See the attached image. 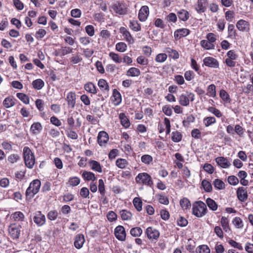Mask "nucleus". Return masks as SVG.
Here are the masks:
<instances>
[{
	"label": "nucleus",
	"mask_w": 253,
	"mask_h": 253,
	"mask_svg": "<svg viewBox=\"0 0 253 253\" xmlns=\"http://www.w3.org/2000/svg\"><path fill=\"white\" fill-rule=\"evenodd\" d=\"M207 211L206 205L202 201L195 202L193 204L192 212L198 217L204 216Z\"/></svg>",
	"instance_id": "1"
},
{
	"label": "nucleus",
	"mask_w": 253,
	"mask_h": 253,
	"mask_svg": "<svg viewBox=\"0 0 253 253\" xmlns=\"http://www.w3.org/2000/svg\"><path fill=\"white\" fill-rule=\"evenodd\" d=\"M23 155L26 167L29 169L33 168L35 163V159L34 154L28 147L24 148Z\"/></svg>",
	"instance_id": "2"
},
{
	"label": "nucleus",
	"mask_w": 253,
	"mask_h": 253,
	"mask_svg": "<svg viewBox=\"0 0 253 253\" xmlns=\"http://www.w3.org/2000/svg\"><path fill=\"white\" fill-rule=\"evenodd\" d=\"M41 185V181L38 179L33 180L30 184L29 186L26 191L27 197H33L37 194L40 190Z\"/></svg>",
	"instance_id": "3"
},
{
	"label": "nucleus",
	"mask_w": 253,
	"mask_h": 253,
	"mask_svg": "<svg viewBox=\"0 0 253 253\" xmlns=\"http://www.w3.org/2000/svg\"><path fill=\"white\" fill-rule=\"evenodd\" d=\"M135 181L138 184H144L150 187L153 184L151 176L146 172L139 173L135 177Z\"/></svg>",
	"instance_id": "4"
},
{
	"label": "nucleus",
	"mask_w": 253,
	"mask_h": 253,
	"mask_svg": "<svg viewBox=\"0 0 253 253\" xmlns=\"http://www.w3.org/2000/svg\"><path fill=\"white\" fill-rule=\"evenodd\" d=\"M115 12L120 15H125L127 12L128 7L126 4L122 1H117L112 6Z\"/></svg>",
	"instance_id": "5"
},
{
	"label": "nucleus",
	"mask_w": 253,
	"mask_h": 253,
	"mask_svg": "<svg viewBox=\"0 0 253 253\" xmlns=\"http://www.w3.org/2000/svg\"><path fill=\"white\" fill-rule=\"evenodd\" d=\"M115 235L117 239L124 241L126 240V233L125 228L122 225L116 227L114 231Z\"/></svg>",
	"instance_id": "6"
},
{
	"label": "nucleus",
	"mask_w": 253,
	"mask_h": 253,
	"mask_svg": "<svg viewBox=\"0 0 253 253\" xmlns=\"http://www.w3.org/2000/svg\"><path fill=\"white\" fill-rule=\"evenodd\" d=\"M20 226H17L16 224H11L9 227V233L11 238L13 239H18L20 234Z\"/></svg>",
	"instance_id": "7"
},
{
	"label": "nucleus",
	"mask_w": 253,
	"mask_h": 253,
	"mask_svg": "<svg viewBox=\"0 0 253 253\" xmlns=\"http://www.w3.org/2000/svg\"><path fill=\"white\" fill-rule=\"evenodd\" d=\"M145 233L148 239L150 240H157L160 236L159 231L152 227H149L146 229Z\"/></svg>",
	"instance_id": "8"
},
{
	"label": "nucleus",
	"mask_w": 253,
	"mask_h": 253,
	"mask_svg": "<svg viewBox=\"0 0 253 253\" xmlns=\"http://www.w3.org/2000/svg\"><path fill=\"white\" fill-rule=\"evenodd\" d=\"M149 14V9L148 6H142L139 10L138 17L141 22H144L147 19Z\"/></svg>",
	"instance_id": "9"
},
{
	"label": "nucleus",
	"mask_w": 253,
	"mask_h": 253,
	"mask_svg": "<svg viewBox=\"0 0 253 253\" xmlns=\"http://www.w3.org/2000/svg\"><path fill=\"white\" fill-rule=\"evenodd\" d=\"M109 140V135L108 133L104 131H100L97 136V142L100 146H103L106 145Z\"/></svg>",
	"instance_id": "10"
},
{
	"label": "nucleus",
	"mask_w": 253,
	"mask_h": 253,
	"mask_svg": "<svg viewBox=\"0 0 253 253\" xmlns=\"http://www.w3.org/2000/svg\"><path fill=\"white\" fill-rule=\"evenodd\" d=\"M33 220L38 226H41L45 222V216L41 211H38L35 213Z\"/></svg>",
	"instance_id": "11"
},
{
	"label": "nucleus",
	"mask_w": 253,
	"mask_h": 253,
	"mask_svg": "<svg viewBox=\"0 0 253 253\" xmlns=\"http://www.w3.org/2000/svg\"><path fill=\"white\" fill-rule=\"evenodd\" d=\"M208 0H198L195 9L198 13L204 12L207 8Z\"/></svg>",
	"instance_id": "12"
},
{
	"label": "nucleus",
	"mask_w": 253,
	"mask_h": 253,
	"mask_svg": "<svg viewBox=\"0 0 253 253\" xmlns=\"http://www.w3.org/2000/svg\"><path fill=\"white\" fill-rule=\"evenodd\" d=\"M204 64L206 66L217 68L219 67L218 62L215 58L211 57H207L204 58Z\"/></svg>",
	"instance_id": "13"
},
{
	"label": "nucleus",
	"mask_w": 253,
	"mask_h": 253,
	"mask_svg": "<svg viewBox=\"0 0 253 253\" xmlns=\"http://www.w3.org/2000/svg\"><path fill=\"white\" fill-rule=\"evenodd\" d=\"M215 162L217 164L222 168L227 169L231 165L230 161L223 157H218L215 159Z\"/></svg>",
	"instance_id": "14"
},
{
	"label": "nucleus",
	"mask_w": 253,
	"mask_h": 253,
	"mask_svg": "<svg viewBox=\"0 0 253 253\" xmlns=\"http://www.w3.org/2000/svg\"><path fill=\"white\" fill-rule=\"evenodd\" d=\"M120 33L123 35L125 40L129 43L132 44L134 40L131 35L130 32L125 27H121L120 29Z\"/></svg>",
	"instance_id": "15"
},
{
	"label": "nucleus",
	"mask_w": 253,
	"mask_h": 253,
	"mask_svg": "<svg viewBox=\"0 0 253 253\" xmlns=\"http://www.w3.org/2000/svg\"><path fill=\"white\" fill-rule=\"evenodd\" d=\"M250 24L248 21L241 19L236 23L237 28L242 32H248L250 30Z\"/></svg>",
	"instance_id": "16"
},
{
	"label": "nucleus",
	"mask_w": 253,
	"mask_h": 253,
	"mask_svg": "<svg viewBox=\"0 0 253 253\" xmlns=\"http://www.w3.org/2000/svg\"><path fill=\"white\" fill-rule=\"evenodd\" d=\"M237 195L239 201L245 202L248 198V193L246 188L243 187H239L237 190Z\"/></svg>",
	"instance_id": "17"
},
{
	"label": "nucleus",
	"mask_w": 253,
	"mask_h": 253,
	"mask_svg": "<svg viewBox=\"0 0 253 253\" xmlns=\"http://www.w3.org/2000/svg\"><path fill=\"white\" fill-rule=\"evenodd\" d=\"M76 93L73 91H70L68 93L66 97V100L69 106L72 108H74L76 104Z\"/></svg>",
	"instance_id": "18"
},
{
	"label": "nucleus",
	"mask_w": 253,
	"mask_h": 253,
	"mask_svg": "<svg viewBox=\"0 0 253 253\" xmlns=\"http://www.w3.org/2000/svg\"><path fill=\"white\" fill-rule=\"evenodd\" d=\"M190 30L186 28H182L176 30L174 33V38L176 39H179L182 37H185L189 34Z\"/></svg>",
	"instance_id": "19"
},
{
	"label": "nucleus",
	"mask_w": 253,
	"mask_h": 253,
	"mask_svg": "<svg viewBox=\"0 0 253 253\" xmlns=\"http://www.w3.org/2000/svg\"><path fill=\"white\" fill-rule=\"evenodd\" d=\"M112 98V101L115 106H118L121 103L122 96L117 89H113Z\"/></svg>",
	"instance_id": "20"
},
{
	"label": "nucleus",
	"mask_w": 253,
	"mask_h": 253,
	"mask_svg": "<svg viewBox=\"0 0 253 253\" xmlns=\"http://www.w3.org/2000/svg\"><path fill=\"white\" fill-rule=\"evenodd\" d=\"M42 129L41 124L39 122H36L33 124L30 127V132L34 135L39 134Z\"/></svg>",
	"instance_id": "21"
},
{
	"label": "nucleus",
	"mask_w": 253,
	"mask_h": 253,
	"mask_svg": "<svg viewBox=\"0 0 253 253\" xmlns=\"http://www.w3.org/2000/svg\"><path fill=\"white\" fill-rule=\"evenodd\" d=\"M85 241L84 236L83 234L77 235L75 239L74 246L77 249H81Z\"/></svg>",
	"instance_id": "22"
},
{
	"label": "nucleus",
	"mask_w": 253,
	"mask_h": 253,
	"mask_svg": "<svg viewBox=\"0 0 253 253\" xmlns=\"http://www.w3.org/2000/svg\"><path fill=\"white\" fill-rule=\"evenodd\" d=\"M88 164L92 170L101 173L102 171V167L100 163L94 160H90Z\"/></svg>",
	"instance_id": "23"
},
{
	"label": "nucleus",
	"mask_w": 253,
	"mask_h": 253,
	"mask_svg": "<svg viewBox=\"0 0 253 253\" xmlns=\"http://www.w3.org/2000/svg\"><path fill=\"white\" fill-rule=\"evenodd\" d=\"M119 119L121 120L122 125L125 128H128L130 126V122L128 118L124 113H121L119 115Z\"/></svg>",
	"instance_id": "24"
},
{
	"label": "nucleus",
	"mask_w": 253,
	"mask_h": 253,
	"mask_svg": "<svg viewBox=\"0 0 253 253\" xmlns=\"http://www.w3.org/2000/svg\"><path fill=\"white\" fill-rule=\"evenodd\" d=\"M187 93H182L178 97L179 103L183 106H187L189 104Z\"/></svg>",
	"instance_id": "25"
},
{
	"label": "nucleus",
	"mask_w": 253,
	"mask_h": 253,
	"mask_svg": "<svg viewBox=\"0 0 253 253\" xmlns=\"http://www.w3.org/2000/svg\"><path fill=\"white\" fill-rule=\"evenodd\" d=\"M141 74L140 70L135 67L129 68L126 72V75L129 77H138Z\"/></svg>",
	"instance_id": "26"
},
{
	"label": "nucleus",
	"mask_w": 253,
	"mask_h": 253,
	"mask_svg": "<svg viewBox=\"0 0 253 253\" xmlns=\"http://www.w3.org/2000/svg\"><path fill=\"white\" fill-rule=\"evenodd\" d=\"M84 88L87 92L90 93L95 94L97 93L96 86L92 83L89 82L85 84Z\"/></svg>",
	"instance_id": "27"
},
{
	"label": "nucleus",
	"mask_w": 253,
	"mask_h": 253,
	"mask_svg": "<svg viewBox=\"0 0 253 253\" xmlns=\"http://www.w3.org/2000/svg\"><path fill=\"white\" fill-rule=\"evenodd\" d=\"M165 51L168 54L169 57L174 59H177L179 57V53L176 50L169 47L166 48Z\"/></svg>",
	"instance_id": "28"
},
{
	"label": "nucleus",
	"mask_w": 253,
	"mask_h": 253,
	"mask_svg": "<svg viewBox=\"0 0 253 253\" xmlns=\"http://www.w3.org/2000/svg\"><path fill=\"white\" fill-rule=\"evenodd\" d=\"M177 15L178 18L183 21H187L189 17V12L185 9H181L178 11Z\"/></svg>",
	"instance_id": "29"
},
{
	"label": "nucleus",
	"mask_w": 253,
	"mask_h": 253,
	"mask_svg": "<svg viewBox=\"0 0 253 253\" xmlns=\"http://www.w3.org/2000/svg\"><path fill=\"white\" fill-rule=\"evenodd\" d=\"M120 214L122 220H129L131 219L132 213L128 211L123 210L120 211Z\"/></svg>",
	"instance_id": "30"
},
{
	"label": "nucleus",
	"mask_w": 253,
	"mask_h": 253,
	"mask_svg": "<svg viewBox=\"0 0 253 253\" xmlns=\"http://www.w3.org/2000/svg\"><path fill=\"white\" fill-rule=\"evenodd\" d=\"M82 177L84 178L85 180L86 181H94L96 179L93 173L90 171H84L83 172L82 174Z\"/></svg>",
	"instance_id": "31"
},
{
	"label": "nucleus",
	"mask_w": 253,
	"mask_h": 253,
	"mask_svg": "<svg viewBox=\"0 0 253 253\" xmlns=\"http://www.w3.org/2000/svg\"><path fill=\"white\" fill-rule=\"evenodd\" d=\"M220 223L223 230L226 232H229L230 231V228L229 226V221L227 217L222 216L220 220Z\"/></svg>",
	"instance_id": "32"
},
{
	"label": "nucleus",
	"mask_w": 253,
	"mask_h": 253,
	"mask_svg": "<svg viewBox=\"0 0 253 253\" xmlns=\"http://www.w3.org/2000/svg\"><path fill=\"white\" fill-rule=\"evenodd\" d=\"M129 28L135 32H138L141 30L140 24L136 20L130 21Z\"/></svg>",
	"instance_id": "33"
},
{
	"label": "nucleus",
	"mask_w": 253,
	"mask_h": 253,
	"mask_svg": "<svg viewBox=\"0 0 253 253\" xmlns=\"http://www.w3.org/2000/svg\"><path fill=\"white\" fill-rule=\"evenodd\" d=\"M98 85L100 89H101L102 91H106L108 92L109 90V85L106 80L104 79H100L98 81Z\"/></svg>",
	"instance_id": "34"
},
{
	"label": "nucleus",
	"mask_w": 253,
	"mask_h": 253,
	"mask_svg": "<svg viewBox=\"0 0 253 253\" xmlns=\"http://www.w3.org/2000/svg\"><path fill=\"white\" fill-rule=\"evenodd\" d=\"M206 204L208 207L212 211H216L217 209L218 206L216 202L211 198H208L206 200Z\"/></svg>",
	"instance_id": "35"
},
{
	"label": "nucleus",
	"mask_w": 253,
	"mask_h": 253,
	"mask_svg": "<svg viewBox=\"0 0 253 253\" xmlns=\"http://www.w3.org/2000/svg\"><path fill=\"white\" fill-rule=\"evenodd\" d=\"M11 217L16 221H22L24 220L25 216L21 211H16L11 214Z\"/></svg>",
	"instance_id": "36"
},
{
	"label": "nucleus",
	"mask_w": 253,
	"mask_h": 253,
	"mask_svg": "<svg viewBox=\"0 0 253 253\" xmlns=\"http://www.w3.org/2000/svg\"><path fill=\"white\" fill-rule=\"evenodd\" d=\"M32 85L35 89L40 90L43 87L44 83L42 80L39 79L34 80L32 83Z\"/></svg>",
	"instance_id": "37"
},
{
	"label": "nucleus",
	"mask_w": 253,
	"mask_h": 253,
	"mask_svg": "<svg viewBox=\"0 0 253 253\" xmlns=\"http://www.w3.org/2000/svg\"><path fill=\"white\" fill-rule=\"evenodd\" d=\"M215 88L214 84H210L208 87L207 95L212 97H215L216 96Z\"/></svg>",
	"instance_id": "38"
},
{
	"label": "nucleus",
	"mask_w": 253,
	"mask_h": 253,
	"mask_svg": "<svg viewBox=\"0 0 253 253\" xmlns=\"http://www.w3.org/2000/svg\"><path fill=\"white\" fill-rule=\"evenodd\" d=\"M196 253H210L211 251L207 245H203L196 248Z\"/></svg>",
	"instance_id": "39"
},
{
	"label": "nucleus",
	"mask_w": 253,
	"mask_h": 253,
	"mask_svg": "<svg viewBox=\"0 0 253 253\" xmlns=\"http://www.w3.org/2000/svg\"><path fill=\"white\" fill-rule=\"evenodd\" d=\"M201 45L202 47L206 49H211L214 48V45L209 42L208 40H203L200 42Z\"/></svg>",
	"instance_id": "40"
},
{
	"label": "nucleus",
	"mask_w": 253,
	"mask_h": 253,
	"mask_svg": "<svg viewBox=\"0 0 253 253\" xmlns=\"http://www.w3.org/2000/svg\"><path fill=\"white\" fill-rule=\"evenodd\" d=\"M116 165L119 168L123 169L128 165V162L125 159L120 158L116 160Z\"/></svg>",
	"instance_id": "41"
},
{
	"label": "nucleus",
	"mask_w": 253,
	"mask_h": 253,
	"mask_svg": "<svg viewBox=\"0 0 253 253\" xmlns=\"http://www.w3.org/2000/svg\"><path fill=\"white\" fill-rule=\"evenodd\" d=\"M219 96L223 101L229 103L231 101L230 96L224 89H221L219 92Z\"/></svg>",
	"instance_id": "42"
},
{
	"label": "nucleus",
	"mask_w": 253,
	"mask_h": 253,
	"mask_svg": "<svg viewBox=\"0 0 253 253\" xmlns=\"http://www.w3.org/2000/svg\"><path fill=\"white\" fill-rule=\"evenodd\" d=\"M109 57L116 63H121L122 62V58L118 54L111 52L109 53Z\"/></svg>",
	"instance_id": "43"
},
{
	"label": "nucleus",
	"mask_w": 253,
	"mask_h": 253,
	"mask_svg": "<svg viewBox=\"0 0 253 253\" xmlns=\"http://www.w3.org/2000/svg\"><path fill=\"white\" fill-rule=\"evenodd\" d=\"M213 185L215 188L221 190L225 188L224 183L219 179H215L213 181Z\"/></svg>",
	"instance_id": "44"
},
{
	"label": "nucleus",
	"mask_w": 253,
	"mask_h": 253,
	"mask_svg": "<svg viewBox=\"0 0 253 253\" xmlns=\"http://www.w3.org/2000/svg\"><path fill=\"white\" fill-rule=\"evenodd\" d=\"M133 204L134 207L138 211H141L142 210V202L139 198H134L133 200Z\"/></svg>",
	"instance_id": "45"
},
{
	"label": "nucleus",
	"mask_w": 253,
	"mask_h": 253,
	"mask_svg": "<svg viewBox=\"0 0 253 253\" xmlns=\"http://www.w3.org/2000/svg\"><path fill=\"white\" fill-rule=\"evenodd\" d=\"M130 233L133 237H139L142 234V230L139 227H134L130 229Z\"/></svg>",
	"instance_id": "46"
},
{
	"label": "nucleus",
	"mask_w": 253,
	"mask_h": 253,
	"mask_svg": "<svg viewBox=\"0 0 253 253\" xmlns=\"http://www.w3.org/2000/svg\"><path fill=\"white\" fill-rule=\"evenodd\" d=\"M16 96L25 104L29 103V98L26 94L23 93H17Z\"/></svg>",
	"instance_id": "47"
},
{
	"label": "nucleus",
	"mask_w": 253,
	"mask_h": 253,
	"mask_svg": "<svg viewBox=\"0 0 253 253\" xmlns=\"http://www.w3.org/2000/svg\"><path fill=\"white\" fill-rule=\"evenodd\" d=\"M80 183V179L76 176L70 177L68 182V184L72 186H76Z\"/></svg>",
	"instance_id": "48"
},
{
	"label": "nucleus",
	"mask_w": 253,
	"mask_h": 253,
	"mask_svg": "<svg viewBox=\"0 0 253 253\" xmlns=\"http://www.w3.org/2000/svg\"><path fill=\"white\" fill-rule=\"evenodd\" d=\"M216 120L213 117H208L203 120V123L206 126L208 127L210 125L215 123Z\"/></svg>",
	"instance_id": "49"
},
{
	"label": "nucleus",
	"mask_w": 253,
	"mask_h": 253,
	"mask_svg": "<svg viewBox=\"0 0 253 253\" xmlns=\"http://www.w3.org/2000/svg\"><path fill=\"white\" fill-rule=\"evenodd\" d=\"M180 205L181 208L184 210H186L191 207L190 202L188 199L185 198L180 200Z\"/></svg>",
	"instance_id": "50"
},
{
	"label": "nucleus",
	"mask_w": 253,
	"mask_h": 253,
	"mask_svg": "<svg viewBox=\"0 0 253 253\" xmlns=\"http://www.w3.org/2000/svg\"><path fill=\"white\" fill-rule=\"evenodd\" d=\"M127 48L126 44L124 42H120L116 44V49L121 52H125Z\"/></svg>",
	"instance_id": "51"
},
{
	"label": "nucleus",
	"mask_w": 253,
	"mask_h": 253,
	"mask_svg": "<svg viewBox=\"0 0 253 253\" xmlns=\"http://www.w3.org/2000/svg\"><path fill=\"white\" fill-rule=\"evenodd\" d=\"M202 186L205 191L207 192H210L212 190V186L211 183L206 180L204 179L202 181Z\"/></svg>",
	"instance_id": "52"
},
{
	"label": "nucleus",
	"mask_w": 253,
	"mask_h": 253,
	"mask_svg": "<svg viewBox=\"0 0 253 253\" xmlns=\"http://www.w3.org/2000/svg\"><path fill=\"white\" fill-rule=\"evenodd\" d=\"M172 134L171 139L173 141L175 142H178L181 140L182 136L180 132L176 131L173 132Z\"/></svg>",
	"instance_id": "53"
},
{
	"label": "nucleus",
	"mask_w": 253,
	"mask_h": 253,
	"mask_svg": "<svg viewBox=\"0 0 253 253\" xmlns=\"http://www.w3.org/2000/svg\"><path fill=\"white\" fill-rule=\"evenodd\" d=\"M159 202L162 204L167 205L169 203V199L164 194H159L157 195Z\"/></svg>",
	"instance_id": "54"
},
{
	"label": "nucleus",
	"mask_w": 253,
	"mask_h": 253,
	"mask_svg": "<svg viewBox=\"0 0 253 253\" xmlns=\"http://www.w3.org/2000/svg\"><path fill=\"white\" fill-rule=\"evenodd\" d=\"M141 160L144 164L149 165L152 162L153 158L149 155L145 154L141 157Z\"/></svg>",
	"instance_id": "55"
},
{
	"label": "nucleus",
	"mask_w": 253,
	"mask_h": 253,
	"mask_svg": "<svg viewBox=\"0 0 253 253\" xmlns=\"http://www.w3.org/2000/svg\"><path fill=\"white\" fill-rule=\"evenodd\" d=\"M20 159V157L19 155L16 154H12L8 156L7 160L9 163L14 164L19 161Z\"/></svg>",
	"instance_id": "56"
},
{
	"label": "nucleus",
	"mask_w": 253,
	"mask_h": 253,
	"mask_svg": "<svg viewBox=\"0 0 253 253\" xmlns=\"http://www.w3.org/2000/svg\"><path fill=\"white\" fill-rule=\"evenodd\" d=\"M15 104L13 100L10 97H7L5 98L3 102V105L7 108H10Z\"/></svg>",
	"instance_id": "57"
},
{
	"label": "nucleus",
	"mask_w": 253,
	"mask_h": 253,
	"mask_svg": "<svg viewBox=\"0 0 253 253\" xmlns=\"http://www.w3.org/2000/svg\"><path fill=\"white\" fill-rule=\"evenodd\" d=\"M228 33L229 37H235L236 36V31L235 30L233 24H229L228 26Z\"/></svg>",
	"instance_id": "58"
},
{
	"label": "nucleus",
	"mask_w": 253,
	"mask_h": 253,
	"mask_svg": "<svg viewBox=\"0 0 253 253\" xmlns=\"http://www.w3.org/2000/svg\"><path fill=\"white\" fill-rule=\"evenodd\" d=\"M167 55L166 53H159L155 58V61L159 63H163L167 59Z\"/></svg>",
	"instance_id": "59"
},
{
	"label": "nucleus",
	"mask_w": 253,
	"mask_h": 253,
	"mask_svg": "<svg viewBox=\"0 0 253 253\" xmlns=\"http://www.w3.org/2000/svg\"><path fill=\"white\" fill-rule=\"evenodd\" d=\"M233 224L237 228H241L243 227V223L241 219L239 217H235L232 221Z\"/></svg>",
	"instance_id": "60"
},
{
	"label": "nucleus",
	"mask_w": 253,
	"mask_h": 253,
	"mask_svg": "<svg viewBox=\"0 0 253 253\" xmlns=\"http://www.w3.org/2000/svg\"><path fill=\"white\" fill-rule=\"evenodd\" d=\"M208 110L210 112L214 114L217 118H220L222 116L221 112L218 109H217L214 107H209V108L208 109Z\"/></svg>",
	"instance_id": "61"
},
{
	"label": "nucleus",
	"mask_w": 253,
	"mask_h": 253,
	"mask_svg": "<svg viewBox=\"0 0 253 253\" xmlns=\"http://www.w3.org/2000/svg\"><path fill=\"white\" fill-rule=\"evenodd\" d=\"M195 118L193 115H190L187 116L186 119L183 121V125L184 126H187L191 123H193L195 121Z\"/></svg>",
	"instance_id": "62"
},
{
	"label": "nucleus",
	"mask_w": 253,
	"mask_h": 253,
	"mask_svg": "<svg viewBox=\"0 0 253 253\" xmlns=\"http://www.w3.org/2000/svg\"><path fill=\"white\" fill-rule=\"evenodd\" d=\"M58 216L57 211L55 210H53L49 211L47 213V216L48 219L50 220H55Z\"/></svg>",
	"instance_id": "63"
},
{
	"label": "nucleus",
	"mask_w": 253,
	"mask_h": 253,
	"mask_svg": "<svg viewBox=\"0 0 253 253\" xmlns=\"http://www.w3.org/2000/svg\"><path fill=\"white\" fill-rule=\"evenodd\" d=\"M228 183L230 185H236L239 183V180L238 178L234 175H231L228 176L227 178Z\"/></svg>",
	"instance_id": "64"
}]
</instances>
